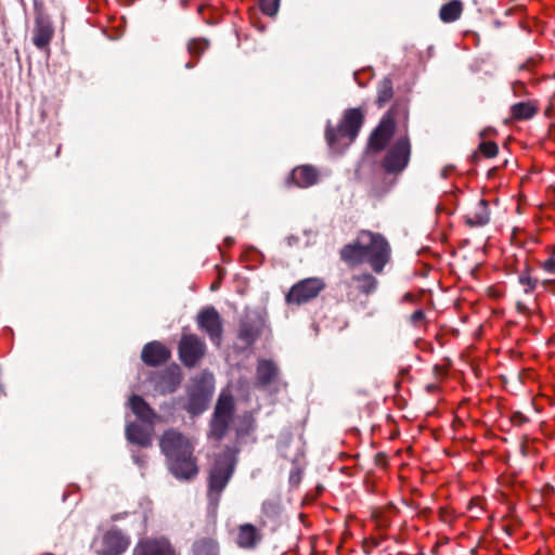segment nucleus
Masks as SVG:
<instances>
[{"instance_id":"nucleus-1","label":"nucleus","mask_w":555,"mask_h":555,"mask_svg":"<svg viewBox=\"0 0 555 555\" xmlns=\"http://www.w3.org/2000/svg\"><path fill=\"white\" fill-rule=\"evenodd\" d=\"M340 259L349 267L367 262L375 273H382L391 257L387 240L379 233L361 230L353 242L339 250Z\"/></svg>"},{"instance_id":"nucleus-2","label":"nucleus","mask_w":555,"mask_h":555,"mask_svg":"<svg viewBox=\"0 0 555 555\" xmlns=\"http://www.w3.org/2000/svg\"><path fill=\"white\" fill-rule=\"evenodd\" d=\"M159 447L177 478L191 479L197 475L194 442L190 438L176 429H168L162 435Z\"/></svg>"},{"instance_id":"nucleus-3","label":"nucleus","mask_w":555,"mask_h":555,"mask_svg":"<svg viewBox=\"0 0 555 555\" xmlns=\"http://www.w3.org/2000/svg\"><path fill=\"white\" fill-rule=\"evenodd\" d=\"M364 121V114L360 108H349L344 113L336 128L327 127L325 137L330 147L340 152L349 146L357 138Z\"/></svg>"},{"instance_id":"nucleus-4","label":"nucleus","mask_w":555,"mask_h":555,"mask_svg":"<svg viewBox=\"0 0 555 555\" xmlns=\"http://www.w3.org/2000/svg\"><path fill=\"white\" fill-rule=\"evenodd\" d=\"M233 472L234 461L230 453L220 455L209 470L207 498L212 513H216L221 493L231 479Z\"/></svg>"},{"instance_id":"nucleus-5","label":"nucleus","mask_w":555,"mask_h":555,"mask_svg":"<svg viewBox=\"0 0 555 555\" xmlns=\"http://www.w3.org/2000/svg\"><path fill=\"white\" fill-rule=\"evenodd\" d=\"M130 545V538L117 528H111L92 542V548L96 555H121Z\"/></svg>"},{"instance_id":"nucleus-6","label":"nucleus","mask_w":555,"mask_h":555,"mask_svg":"<svg viewBox=\"0 0 555 555\" xmlns=\"http://www.w3.org/2000/svg\"><path fill=\"white\" fill-rule=\"evenodd\" d=\"M324 286L323 280L319 278L301 280L291 287L285 297L286 302L288 305H304L315 298Z\"/></svg>"},{"instance_id":"nucleus-7","label":"nucleus","mask_w":555,"mask_h":555,"mask_svg":"<svg viewBox=\"0 0 555 555\" xmlns=\"http://www.w3.org/2000/svg\"><path fill=\"white\" fill-rule=\"evenodd\" d=\"M411 146L406 137L399 139L387 152L383 159V168L387 173H399L404 170L410 160Z\"/></svg>"},{"instance_id":"nucleus-8","label":"nucleus","mask_w":555,"mask_h":555,"mask_svg":"<svg viewBox=\"0 0 555 555\" xmlns=\"http://www.w3.org/2000/svg\"><path fill=\"white\" fill-rule=\"evenodd\" d=\"M178 352L185 366L194 367L204 358L206 345L195 334H184L179 341Z\"/></svg>"},{"instance_id":"nucleus-9","label":"nucleus","mask_w":555,"mask_h":555,"mask_svg":"<svg viewBox=\"0 0 555 555\" xmlns=\"http://www.w3.org/2000/svg\"><path fill=\"white\" fill-rule=\"evenodd\" d=\"M132 555H180L165 537H146L138 541Z\"/></svg>"},{"instance_id":"nucleus-10","label":"nucleus","mask_w":555,"mask_h":555,"mask_svg":"<svg viewBox=\"0 0 555 555\" xmlns=\"http://www.w3.org/2000/svg\"><path fill=\"white\" fill-rule=\"evenodd\" d=\"M197 325L208 334L212 343L220 344L222 325L220 315L215 308L203 309L197 315Z\"/></svg>"},{"instance_id":"nucleus-11","label":"nucleus","mask_w":555,"mask_h":555,"mask_svg":"<svg viewBox=\"0 0 555 555\" xmlns=\"http://www.w3.org/2000/svg\"><path fill=\"white\" fill-rule=\"evenodd\" d=\"M377 280L370 273L354 274L347 282V297L349 300H356L358 294L371 295L377 288Z\"/></svg>"},{"instance_id":"nucleus-12","label":"nucleus","mask_w":555,"mask_h":555,"mask_svg":"<svg viewBox=\"0 0 555 555\" xmlns=\"http://www.w3.org/2000/svg\"><path fill=\"white\" fill-rule=\"evenodd\" d=\"M263 534L260 528L246 522L236 528L235 543L243 550H255L262 541Z\"/></svg>"},{"instance_id":"nucleus-13","label":"nucleus","mask_w":555,"mask_h":555,"mask_svg":"<svg viewBox=\"0 0 555 555\" xmlns=\"http://www.w3.org/2000/svg\"><path fill=\"white\" fill-rule=\"evenodd\" d=\"M54 35V28L50 20L46 16L39 15L35 20L33 30V42L40 49L44 50L49 47Z\"/></svg>"},{"instance_id":"nucleus-14","label":"nucleus","mask_w":555,"mask_h":555,"mask_svg":"<svg viewBox=\"0 0 555 555\" xmlns=\"http://www.w3.org/2000/svg\"><path fill=\"white\" fill-rule=\"evenodd\" d=\"M170 358V350L159 341H152L143 347L141 359L149 366L164 364Z\"/></svg>"},{"instance_id":"nucleus-15","label":"nucleus","mask_w":555,"mask_h":555,"mask_svg":"<svg viewBox=\"0 0 555 555\" xmlns=\"http://www.w3.org/2000/svg\"><path fill=\"white\" fill-rule=\"evenodd\" d=\"M395 120L389 117H384L379 126L372 133L370 139V145L372 149L379 151L383 150L389 139L391 138L395 130Z\"/></svg>"},{"instance_id":"nucleus-16","label":"nucleus","mask_w":555,"mask_h":555,"mask_svg":"<svg viewBox=\"0 0 555 555\" xmlns=\"http://www.w3.org/2000/svg\"><path fill=\"white\" fill-rule=\"evenodd\" d=\"M289 179L299 188H309L318 182L319 172L313 166L302 165L293 169Z\"/></svg>"},{"instance_id":"nucleus-17","label":"nucleus","mask_w":555,"mask_h":555,"mask_svg":"<svg viewBox=\"0 0 555 555\" xmlns=\"http://www.w3.org/2000/svg\"><path fill=\"white\" fill-rule=\"evenodd\" d=\"M465 223L469 227H483L490 221L489 204L481 198L464 217Z\"/></svg>"},{"instance_id":"nucleus-18","label":"nucleus","mask_w":555,"mask_h":555,"mask_svg":"<svg viewBox=\"0 0 555 555\" xmlns=\"http://www.w3.org/2000/svg\"><path fill=\"white\" fill-rule=\"evenodd\" d=\"M279 374L278 366L270 360H259L256 372L257 386H268L275 380Z\"/></svg>"},{"instance_id":"nucleus-19","label":"nucleus","mask_w":555,"mask_h":555,"mask_svg":"<svg viewBox=\"0 0 555 555\" xmlns=\"http://www.w3.org/2000/svg\"><path fill=\"white\" fill-rule=\"evenodd\" d=\"M539 111L537 101L518 102L511 106V118L514 120H526L532 118Z\"/></svg>"},{"instance_id":"nucleus-20","label":"nucleus","mask_w":555,"mask_h":555,"mask_svg":"<svg viewBox=\"0 0 555 555\" xmlns=\"http://www.w3.org/2000/svg\"><path fill=\"white\" fill-rule=\"evenodd\" d=\"M127 439L140 447H150L152 444L151 433L140 426L139 424L131 423L126 428Z\"/></svg>"},{"instance_id":"nucleus-21","label":"nucleus","mask_w":555,"mask_h":555,"mask_svg":"<svg viewBox=\"0 0 555 555\" xmlns=\"http://www.w3.org/2000/svg\"><path fill=\"white\" fill-rule=\"evenodd\" d=\"M130 408L132 412L143 422L152 424L154 418L156 417L155 412L151 409V406L141 398L140 396L133 395L130 398Z\"/></svg>"},{"instance_id":"nucleus-22","label":"nucleus","mask_w":555,"mask_h":555,"mask_svg":"<svg viewBox=\"0 0 555 555\" xmlns=\"http://www.w3.org/2000/svg\"><path fill=\"white\" fill-rule=\"evenodd\" d=\"M462 13V1L452 0L440 8L439 17L443 23H453L461 17Z\"/></svg>"},{"instance_id":"nucleus-23","label":"nucleus","mask_w":555,"mask_h":555,"mask_svg":"<svg viewBox=\"0 0 555 555\" xmlns=\"http://www.w3.org/2000/svg\"><path fill=\"white\" fill-rule=\"evenodd\" d=\"M193 555H219V544L212 538L197 539L192 547Z\"/></svg>"},{"instance_id":"nucleus-24","label":"nucleus","mask_w":555,"mask_h":555,"mask_svg":"<svg viewBox=\"0 0 555 555\" xmlns=\"http://www.w3.org/2000/svg\"><path fill=\"white\" fill-rule=\"evenodd\" d=\"M409 116L408 101L403 98L396 99L390 109L385 117L395 120V125L402 122L405 124Z\"/></svg>"},{"instance_id":"nucleus-25","label":"nucleus","mask_w":555,"mask_h":555,"mask_svg":"<svg viewBox=\"0 0 555 555\" xmlns=\"http://www.w3.org/2000/svg\"><path fill=\"white\" fill-rule=\"evenodd\" d=\"M181 382L180 375L173 371H166L160 375V382L156 388L160 393L173 392Z\"/></svg>"},{"instance_id":"nucleus-26","label":"nucleus","mask_w":555,"mask_h":555,"mask_svg":"<svg viewBox=\"0 0 555 555\" xmlns=\"http://www.w3.org/2000/svg\"><path fill=\"white\" fill-rule=\"evenodd\" d=\"M393 96V83L390 78L385 77L378 82L376 104L384 107Z\"/></svg>"},{"instance_id":"nucleus-27","label":"nucleus","mask_w":555,"mask_h":555,"mask_svg":"<svg viewBox=\"0 0 555 555\" xmlns=\"http://www.w3.org/2000/svg\"><path fill=\"white\" fill-rule=\"evenodd\" d=\"M233 409L234 402L232 396L229 393H221L218 399L214 414L217 416H223L231 420Z\"/></svg>"},{"instance_id":"nucleus-28","label":"nucleus","mask_w":555,"mask_h":555,"mask_svg":"<svg viewBox=\"0 0 555 555\" xmlns=\"http://www.w3.org/2000/svg\"><path fill=\"white\" fill-rule=\"evenodd\" d=\"M208 399V395L204 391L196 393L192 391L189 397V401L186 404L188 412L192 414H198L203 412L206 408V402Z\"/></svg>"},{"instance_id":"nucleus-29","label":"nucleus","mask_w":555,"mask_h":555,"mask_svg":"<svg viewBox=\"0 0 555 555\" xmlns=\"http://www.w3.org/2000/svg\"><path fill=\"white\" fill-rule=\"evenodd\" d=\"M230 421V418L217 416L214 414L210 429L211 436L215 437L216 439H221L228 429Z\"/></svg>"},{"instance_id":"nucleus-30","label":"nucleus","mask_w":555,"mask_h":555,"mask_svg":"<svg viewBox=\"0 0 555 555\" xmlns=\"http://www.w3.org/2000/svg\"><path fill=\"white\" fill-rule=\"evenodd\" d=\"M208 42L204 39H192L188 43V51L192 56L198 57L207 49Z\"/></svg>"},{"instance_id":"nucleus-31","label":"nucleus","mask_w":555,"mask_h":555,"mask_svg":"<svg viewBox=\"0 0 555 555\" xmlns=\"http://www.w3.org/2000/svg\"><path fill=\"white\" fill-rule=\"evenodd\" d=\"M258 331L250 324L244 322L240 327V338L245 340L247 344H251L256 340Z\"/></svg>"},{"instance_id":"nucleus-32","label":"nucleus","mask_w":555,"mask_h":555,"mask_svg":"<svg viewBox=\"0 0 555 555\" xmlns=\"http://www.w3.org/2000/svg\"><path fill=\"white\" fill-rule=\"evenodd\" d=\"M281 0H259L261 11L268 16H274L280 8Z\"/></svg>"},{"instance_id":"nucleus-33","label":"nucleus","mask_w":555,"mask_h":555,"mask_svg":"<svg viewBox=\"0 0 555 555\" xmlns=\"http://www.w3.org/2000/svg\"><path fill=\"white\" fill-rule=\"evenodd\" d=\"M280 512V504L276 500H267L262 503V513L266 517H274Z\"/></svg>"},{"instance_id":"nucleus-34","label":"nucleus","mask_w":555,"mask_h":555,"mask_svg":"<svg viewBox=\"0 0 555 555\" xmlns=\"http://www.w3.org/2000/svg\"><path fill=\"white\" fill-rule=\"evenodd\" d=\"M479 150L486 157H494L498 154V145L491 141L481 142Z\"/></svg>"},{"instance_id":"nucleus-35","label":"nucleus","mask_w":555,"mask_h":555,"mask_svg":"<svg viewBox=\"0 0 555 555\" xmlns=\"http://www.w3.org/2000/svg\"><path fill=\"white\" fill-rule=\"evenodd\" d=\"M519 283L524 285L527 293L532 292L537 286V280L532 279L529 274L524 273L519 275Z\"/></svg>"},{"instance_id":"nucleus-36","label":"nucleus","mask_w":555,"mask_h":555,"mask_svg":"<svg viewBox=\"0 0 555 555\" xmlns=\"http://www.w3.org/2000/svg\"><path fill=\"white\" fill-rule=\"evenodd\" d=\"M512 91L515 96L521 98L528 94L527 87L522 81H514L512 83Z\"/></svg>"},{"instance_id":"nucleus-37","label":"nucleus","mask_w":555,"mask_h":555,"mask_svg":"<svg viewBox=\"0 0 555 555\" xmlns=\"http://www.w3.org/2000/svg\"><path fill=\"white\" fill-rule=\"evenodd\" d=\"M541 268L550 275L555 276V259L548 258L541 262Z\"/></svg>"},{"instance_id":"nucleus-38","label":"nucleus","mask_w":555,"mask_h":555,"mask_svg":"<svg viewBox=\"0 0 555 555\" xmlns=\"http://www.w3.org/2000/svg\"><path fill=\"white\" fill-rule=\"evenodd\" d=\"M410 319L414 325H418L425 319V314L423 310H416L411 314Z\"/></svg>"},{"instance_id":"nucleus-39","label":"nucleus","mask_w":555,"mask_h":555,"mask_svg":"<svg viewBox=\"0 0 555 555\" xmlns=\"http://www.w3.org/2000/svg\"><path fill=\"white\" fill-rule=\"evenodd\" d=\"M516 418H517L518 424H520L521 422L525 421V417L520 413L515 414L514 422H516Z\"/></svg>"},{"instance_id":"nucleus-40","label":"nucleus","mask_w":555,"mask_h":555,"mask_svg":"<svg viewBox=\"0 0 555 555\" xmlns=\"http://www.w3.org/2000/svg\"><path fill=\"white\" fill-rule=\"evenodd\" d=\"M555 282V280H545L543 281L544 288H548L550 285H552Z\"/></svg>"},{"instance_id":"nucleus-41","label":"nucleus","mask_w":555,"mask_h":555,"mask_svg":"<svg viewBox=\"0 0 555 555\" xmlns=\"http://www.w3.org/2000/svg\"><path fill=\"white\" fill-rule=\"evenodd\" d=\"M225 243H227V245H231L233 243V240L228 237V238H225Z\"/></svg>"},{"instance_id":"nucleus-42","label":"nucleus","mask_w":555,"mask_h":555,"mask_svg":"<svg viewBox=\"0 0 555 555\" xmlns=\"http://www.w3.org/2000/svg\"><path fill=\"white\" fill-rule=\"evenodd\" d=\"M186 67H188V68H191V67H193V64H191V63L189 62V63H186Z\"/></svg>"},{"instance_id":"nucleus-43","label":"nucleus","mask_w":555,"mask_h":555,"mask_svg":"<svg viewBox=\"0 0 555 555\" xmlns=\"http://www.w3.org/2000/svg\"><path fill=\"white\" fill-rule=\"evenodd\" d=\"M443 177H447L448 176V172L447 170L444 169L443 172H442Z\"/></svg>"}]
</instances>
